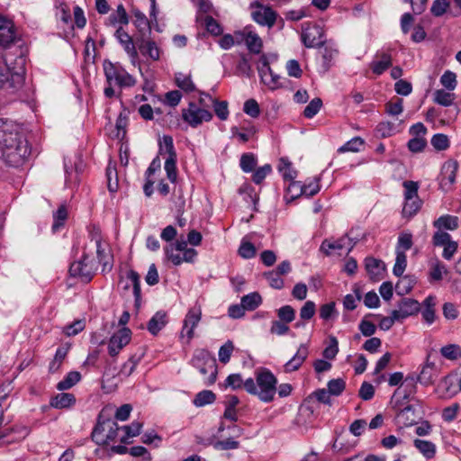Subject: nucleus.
<instances>
[{
    "label": "nucleus",
    "instance_id": "c9c22d12",
    "mask_svg": "<svg viewBox=\"0 0 461 461\" xmlns=\"http://www.w3.org/2000/svg\"><path fill=\"white\" fill-rule=\"evenodd\" d=\"M205 95L212 103L214 113L217 117L221 121L227 120L229 116L228 102L213 99L210 95Z\"/></svg>",
    "mask_w": 461,
    "mask_h": 461
},
{
    "label": "nucleus",
    "instance_id": "ea45409f",
    "mask_svg": "<svg viewBox=\"0 0 461 461\" xmlns=\"http://www.w3.org/2000/svg\"><path fill=\"white\" fill-rule=\"evenodd\" d=\"M215 399L216 395L212 391L203 390L195 395L193 402L195 406L202 407L206 404L212 403Z\"/></svg>",
    "mask_w": 461,
    "mask_h": 461
},
{
    "label": "nucleus",
    "instance_id": "864d4df0",
    "mask_svg": "<svg viewBox=\"0 0 461 461\" xmlns=\"http://www.w3.org/2000/svg\"><path fill=\"white\" fill-rule=\"evenodd\" d=\"M291 162H289L286 158H282L280 159L278 169L282 173L284 179L289 180L292 183L296 177V172L291 168Z\"/></svg>",
    "mask_w": 461,
    "mask_h": 461
},
{
    "label": "nucleus",
    "instance_id": "b1692460",
    "mask_svg": "<svg viewBox=\"0 0 461 461\" xmlns=\"http://www.w3.org/2000/svg\"><path fill=\"white\" fill-rule=\"evenodd\" d=\"M130 22V17L122 4L117 5L116 11L112 13L105 21L107 26H116L117 24L127 25Z\"/></svg>",
    "mask_w": 461,
    "mask_h": 461
},
{
    "label": "nucleus",
    "instance_id": "338daca9",
    "mask_svg": "<svg viewBox=\"0 0 461 461\" xmlns=\"http://www.w3.org/2000/svg\"><path fill=\"white\" fill-rule=\"evenodd\" d=\"M233 349V343L230 340H228L219 349V360L223 364H227L230 359Z\"/></svg>",
    "mask_w": 461,
    "mask_h": 461
},
{
    "label": "nucleus",
    "instance_id": "37998d69",
    "mask_svg": "<svg viewBox=\"0 0 461 461\" xmlns=\"http://www.w3.org/2000/svg\"><path fill=\"white\" fill-rule=\"evenodd\" d=\"M259 74L264 84L270 88L275 89L279 86L280 77L275 74L272 69L271 72H266L264 68H259Z\"/></svg>",
    "mask_w": 461,
    "mask_h": 461
},
{
    "label": "nucleus",
    "instance_id": "2f4dec72",
    "mask_svg": "<svg viewBox=\"0 0 461 461\" xmlns=\"http://www.w3.org/2000/svg\"><path fill=\"white\" fill-rule=\"evenodd\" d=\"M416 284V278L412 276H402L395 285V291L399 295L407 294Z\"/></svg>",
    "mask_w": 461,
    "mask_h": 461
},
{
    "label": "nucleus",
    "instance_id": "412c9836",
    "mask_svg": "<svg viewBox=\"0 0 461 461\" xmlns=\"http://www.w3.org/2000/svg\"><path fill=\"white\" fill-rule=\"evenodd\" d=\"M356 242H353L352 240L348 237H343L338 240L333 242L325 240L321 245V250L326 254L327 256L330 255L331 250L337 249L340 250L346 246H348V252L352 250Z\"/></svg>",
    "mask_w": 461,
    "mask_h": 461
},
{
    "label": "nucleus",
    "instance_id": "1a4fd4ad",
    "mask_svg": "<svg viewBox=\"0 0 461 461\" xmlns=\"http://www.w3.org/2000/svg\"><path fill=\"white\" fill-rule=\"evenodd\" d=\"M458 162L454 159L447 160L441 167L439 185L447 192L456 182Z\"/></svg>",
    "mask_w": 461,
    "mask_h": 461
},
{
    "label": "nucleus",
    "instance_id": "bf43d9fd",
    "mask_svg": "<svg viewBox=\"0 0 461 461\" xmlns=\"http://www.w3.org/2000/svg\"><path fill=\"white\" fill-rule=\"evenodd\" d=\"M257 250L255 246L249 242L242 240L239 248V255L246 259L252 258L256 256Z\"/></svg>",
    "mask_w": 461,
    "mask_h": 461
},
{
    "label": "nucleus",
    "instance_id": "5fc2aeb1",
    "mask_svg": "<svg viewBox=\"0 0 461 461\" xmlns=\"http://www.w3.org/2000/svg\"><path fill=\"white\" fill-rule=\"evenodd\" d=\"M142 423L133 421L131 425L123 426L122 429L125 431V436L121 438L122 443H127V438L138 436L140 432Z\"/></svg>",
    "mask_w": 461,
    "mask_h": 461
},
{
    "label": "nucleus",
    "instance_id": "393cba45",
    "mask_svg": "<svg viewBox=\"0 0 461 461\" xmlns=\"http://www.w3.org/2000/svg\"><path fill=\"white\" fill-rule=\"evenodd\" d=\"M167 316L166 312L158 311L149 321L147 329L152 335L156 336L167 325Z\"/></svg>",
    "mask_w": 461,
    "mask_h": 461
},
{
    "label": "nucleus",
    "instance_id": "774afa93",
    "mask_svg": "<svg viewBox=\"0 0 461 461\" xmlns=\"http://www.w3.org/2000/svg\"><path fill=\"white\" fill-rule=\"evenodd\" d=\"M277 316L280 321L290 323L295 318V312L292 306L285 305L277 311Z\"/></svg>",
    "mask_w": 461,
    "mask_h": 461
},
{
    "label": "nucleus",
    "instance_id": "4be33fe9",
    "mask_svg": "<svg viewBox=\"0 0 461 461\" xmlns=\"http://www.w3.org/2000/svg\"><path fill=\"white\" fill-rule=\"evenodd\" d=\"M377 60L370 64V68L375 75L380 76L392 67V56L388 52H381L375 55Z\"/></svg>",
    "mask_w": 461,
    "mask_h": 461
},
{
    "label": "nucleus",
    "instance_id": "72a5a7b5",
    "mask_svg": "<svg viewBox=\"0 0 461 461\" xmlns=\"http://www.w3.org/2000/svg\"><path fill=\"white\" fill-rule=\"evenodd\" d=\"M241 303L246 311H254L262 303V297L257 292L250 293L241 298Z\"/></svg>",
    "mask_w": 461,
    "mask_h": 461
},
{
    "label": "nucleus",
    "instance_id": "423d86ee",
    "mask_svg": "<svg viewBox=\"0 0 461 461\" xmlns=\"http://www.w3.org/2000/svg\"><path fill=\"white\" fill-rule=\"evenodd\" d=\"M182 117L190 126L195 128L203 122H210L212 119V113L205 109L199 107L196 104L191 102L188 108L182 110Z\"/></svg>",
    "mask_w": 461,
    "mask_h": 461
},
{
    "label": "nucleus",
    "instance_id": "a878e982",
    "mask_svg": "<svg viewBox=\"0 0 461 461\" xmlns=\"http://www.w3.org/2000/svg\"><path fill=\"white\" fill-rule=\"evenodd\" d=\"M127 279H129L132 285L133 294L135 298V307L139 308L140 306L141 301V290H140V275L135 270H130L127 273Z\"/></svg>",
    "mask_w": 461,
    "mask_h": 461
},
{
    "label": "nucleus",
    "instance_id": "680f3d73",
    "mask_svg": "<svg viewBox=\"0 0 461 461\" xmlns=\"http://www.w3.org/2000/svg\"><path fill=\"white\" fill-rule=\"evenodd\" d=\"M430 142L437 150H446L449 147V140L447 136L442 133L433 135Z\"/></svg>",
    "mask_w": 461,
    "mask_h": 461
},
{
    "label": "nucleus",
    "instance_id": "0eeeda50",
    "mask_svg": "<svg viewBox=\"0 0 461 461\" xmlns=\"http://www.w3.org/2000/svg\"><path fill=\"white\" fill-rule=\"evenodd\" d=\"M250 8L255 9L251 16L257 23L268 28L275 25L277 14L270 6H265L258 1H255L250 4Z\"/></svg>",
    "mask_w": 461,
    "mask_h": 461
},
{
    "label": "nucleus",
    "instance_id": "f8f14e48",
    "mask_svg": "<svg viewBox=\"0 0 461 461\" xmlns=\"http://www.w3.org/2000/svg\"><path fill=\"white\" fill-rule=\"evenodd\" d=\"M202 317V309L200 306H194L191 308L184 320V326L181 331V335L186 336L188 342L194 338V328L198 325Z\"/></svg>",
    "mask_w": 461,
    "mask_h": 461
},
{
    "label": "nucleus",
    "instance_id": "13d9d810",
    "mask_svg": "<svg viewBox=\"0 0 461 461\" xmlns=\"http://www.w3.org/2000/svg\"><path fill=\"white\" fill-rule=\"evenodd\" d=\"M322 106V101L319 97L313 98L309 104L304 108L303 115L306 118H312L315 116Z\"/></svg>",
    "mask_w": 461,
    "mask_h": 461
},
{
    "label": "nucleus",
    "instance_id": "a18cd8bd",
    "mask_svg": "<svg viewBox=\"0 0 461 461\" xmlns=\"http://www.w3.org/2000/svg\"><path fill=\"white\" fill-rule=\"evenodd\" d=\"M176 156L167 157L165 161V170L167 172V178L172 182H176L177 177V171H176Z\"/></svg>",
    "mask_w": 461,
    "mask_h": 461
},
{
    "label": "nucleus",
    "instance_id": "4d7b16f0",
    "mask_svg": "<svg viewBox=\"0 0 461 461\" xmlns=\"http://www.w3.org/2000/svg\"><path fill=\"white\" fill-rule=\"evenodd\" d=\"M441 85L448 91H453L456 86V76L454 72L447 70L440 77Z\"/></svg>",
    "mask_w": 461,
    "mask_h": 461
},
{
    "label": "nucleus",
    "instance_id": "f03ea898",
    "mask_svg": "<svg viewBox=\"0 0 461 461\" xmlns=\"http://www.w3.org/2000/svg\"><path fill=\"white\" fill-rule=\"evenodd\" d=\"M277 379L273 373L267 369L261 368L256 373V382L253 378L245 380L244 388L252 395H257L258 399L264 402L274 401L276 393Z\"/></svg>",
    "mask_w": 461,
    "mask_h": 461
},
{
    "label": "nucleus",
    "instance_id": "09e8293b",
    "mask_svg": "<svg viewBox=\"0 0 461 461\" xmlns=\"http://www.w3.org/2000/svg\"><path fill=\"white\" fill-rule=\"evenodd\" d=\"M240 166L246 172H252L257 166V158L253 153H244L241 155Z\"/></svg>",
    "mask_w": 461,
    "mask_h": 461
},
{
    "label": "nucleus",
    "instance_id": "79ce46f5",
    "mask_svg": "<svg viewBox=\"0 0 461 461\" xmlns=\"http://www.w3.org/2000/svg\"><path fill=\"white\" fill-rule=\"evenodd\" d=\"M238 192L240 194L244 195V200L247 203H252L254 205H256L258 201V196L255 193L254 187L248 183H244L242 185H240Z\"/></svg>",
    "mask_w": 461,
    "mask_h": 461
},
{
    "label": "nucleus",
    "instance_id": "052dcab7",
    "mask_svg": "<svg viewBox=\"0 0 461 461\" xmlns=\"http://www.w3.org/2000/svg\"><path fill=\"white\" fill-rule=\"evenodd\" d=\"M440 352L444 357L450 360H456L459 356H461V348L455 344L442 347Z\"/></svg>",
    "mask_w": 461,
    "mask_h": 461
},
{
    "label": "nucleus",
    "instance_id": "603ef678",
    "mask_svg": "<svg viewBox=\"0 0 461 461\" xmlns=\"http://www.w3.org/2000/svg\"><path fill=\"white\" fill-rule=\"evenodd\" d=\"M364 145V140L360 137H355L339 148L338 152H357L360 149V147Z\"/></svg>",
    "mask_w": 461,
    "mask_h": 461
},
{
    "label": "nucleus",
    "instance_id": "e433bc0d",
    "mask_svg": "<svg viewBox=\"0 0 461 461\" xmlns=\"http://www.w3.org/2000/svg\"><path fill=\"white\" fill-rule=\"evenodd\" d=\"M245 43L249 49V50L254 54H258L262 50V40L260 37L252 32H249L245 38Z\"/></svg>",
    "mask_w": 461,
    "mask_h": 461
},
{
    "label": "nucleus",
    "instance_id": "7ed1b4c3",
    "mask_svg": "<svg viewBox=\"0 0 461 461\" xmlns=\"http://www.w3.org/2000/svg\"><path fill=\"white\" fill-rule=\"evenodd\" d=\"M194 367L197 368L203 375L209 374L204 379L205 385H212L217 378V363L215 357L206 349H196L191 360Z\"/></svg>",
    "mask_w": 461,
    "mask_h": 461
},
{
    "label": "nucleus",
    "instance_id": "aec40b11",
    "mask_svg": "<svg viewBox=\"0 0 461 461\" xmlns=\"http://www.w3.org/2000/svg\"><path fill=\"white\" fill-rule=\"evenodd\" d=\"M132 14L134 16L133 24L137 29L136 37H147L151 34V26L147 16L139 9H133Z\"/></svg>",
    "mask_w": 461,
    "mask_h": 461
},
{
    "label": "nucleus",
    "instance_id": "9b49d317",
    "mask_svg": "<svg viewBox=\"0 0 461 461\" xmlns=\"http://www.w3.org/2000/svg\"><path fill=\"white\" fill-rule=\"evenodd\" d=\"M87 255H84L78 261L70 265L69 274L73 277H78L82 282L88 283L93 278V267L87 262Z\"/></svg>",
    "mask_w": 461,
    "mask_h": 461
},
{
    "label": "nucleus",
    "instance_id": "6e6552de",
    "mask_svg": "<svg viewBox=\"0 0 461 461\" xmlns=\"http://www.w3.org/2000/svg\"><path fill=\"white\" fill-rule=\"evenodd\" d=\"M302 41L306 48H320L325 43L322 28L316 24H309L302 33Z\"/></svg>",
    "mask_w": 461,
    "mask_h": 461
},
{
    "label": "nucleus",
    "instance_id": "6e6d98bb",
    "mask_svg": "<svg viewBox=\"0 0 461 461\" xmlns=\"http://www.w3.org/2000/svg\"><path fill=\"white\" fill-rule=\"evenodd\" d=\"M395 131L394 123L391 122H382L375 128L376 135L381 138L392 136Z\"/></svg>",
    "mask_w": 461,
    "mask_h": 461
},
{
    "label": "nucleus",
    "instance_id": "f257e3e1",
    "mask_svg": "<svg viewBox=\"0 0 461 461\" xmlns=\"http://www.w3.org/2000/svg\"><path fill=\"white\" fill-rule=\"evenodd\" d=\"M29 154L27 140L12 124L0 119V160L19 167Z\"/></svg>",
    "mask_w": 461,
    "mask_h": 461
},
{
    "label": "nucleus",
    "instance_id": "e2e57ef3",
    "mask_svg": "<svg viewBox=\"0 0 461 461\" xmlns=\"http://www.w3.org/2000/svg\"><path fill=\"white\" fill-rule=\"evenodd\" d=\"M176 82L179 88L185 92H193L195 89V86L190 77H187L183 74H178L176 76Z\"/></svg>",
    "mask_w": 461,
    "mask_h": 461
},
{
    "label": "nucleus",
    "instance_id": "a211bd4d",
    "mask_svg": "<svg viewBox=\"0 0 461 461\" xmlns=\"http://www.w3.org/2000/svg\"><path fill=\"white\" fill-rule=\"evenodd\" d=\"M308 355V346L306 344H301L294 356L285 364L284 371L285 373L297 371L307 359Z\"/></svg>",
    "mask_w": 461,
    "mask_h": 461
},
{
    "label": "nucleus",
    "instance_id": "58836bf2",
    "mask_svg": "<svg viewBox=\"0 0 461 461\" xmlns=\"http://www.w3.org/2000/svg\"><path fill=\"white\" fill-rule=\"evenodd\" d=\"M455 99L454 94L446 92L443 89L436 90L433 94V101L442 106H450Z\"/></svg>",
    "mask_w": 461,
    "mask_h": 461
},
{
    "label": "nucleus",
    "instance_id": "de8ad7c7",
    "mask_svg": "<svg viewBox=\"0 0 461 461\" xmlns=\"http://www.w3.org/2000/svg\"><path fill=\"white\" fill-rule=\"evenodd\" d=\"M407 266V257L402 250L396 251V259L393 272L396 276H402Z\"/></svg>",
    "mask_w": 461,
    "mask_h": 461
},
{
    "label": "nucleus",
    "instance_id": "49530a36",
    "mask_svg": "<svg viewBox=\"0 0 461 461\" xmlns=\"http://www.w3.org/2000/svg\"><path fill=\"white\" fill-rule=\"evenodd\" d=\"M167 153V157L176 156L173 138L169 135H164L162 140L159 141V154Z\"/></svg>",
    "mask_w": 461,
    "mask_h": 461
},
{
    "label": "nucleus",
    "instance_id": "c03bdc74",
    "mask_svg": "<svg viewBox=\"0 0 461 461\" xmlns=\"http://www.w3.org/2000/svg\"><path fill=\"white\" fill-rule=\"evenodd\" d=\"M107 187L111 193H115L118 190V177L117 170L114 166L108 165L106 168Z\"/></svg>",
    "mask_w": 461,
    "mask_h": 461
},
{
    "label": "nucleus",
    "instance_id": "ddd939ff",
    "mask_svg": "<svg viewBox=\"0 0 461 461\" xmlns=\"http://www.w3.org/2000/svg\"><path fill=\"white\" fill-rule=\"evenodd\" d=\"M430 358L431 355L429 354L427 356L426 363L422 366V369L417 377V380L424 385H430L434 384L440 372V368L436 366L435 362L431 361Z\"/></svg>",
    "mask_w": 461,
    "mask_h": 461
},
{
    "label": "nucleus",
    "instance_id": "4c0bfd02",
    "mask_svg": "<svg viewBox=\"0 0 461 461\" xmlns=\"http://www.w3.org/2000/svg\"><path fill=\"white\" fill-rule=\"evenodd\" d=\"M10 73L0 68V88H12L14 87V83L16 82L18 85L23 84V77L15 74L11 76V79L9 78Z\"/></svg>",
    "mask_w": 461,
    "mask_h": 461
},
{
    "label": "nucleus",
    "instance_id": "69168bd1",
    "mask_svg": "<svg viewBox=\"0 0 461 461\" xmlns=\"http://www.w3.org/2000/svg\"><path fill=\"white\" fill-rule=\"evenodd\" d=\"M412 235L408 232L401 233L398 238L396 251L402 250L404 253L412 247Z\"/></svg>",
    "mask_w": 461,
    "mask_h": 461
},
{
    "label": "nucleus",
    "instance_id": "f704fd0d",
    "mask_svg": "<svg viewBox=\"0 0 461 461\" xmlns=\"http://www.w3.org/2000/svg\"><path fill=\"white\" fill-rule=\"evenodd\" d=\"M81 379V375L77 371L69 372L66 377L58 383L57 389L59 391L68 390L77 384Z\"/></svg>",
    "mask_w": 461,
    "mask_h": 461
},
{
    "label": "nucleus",
    "instance_id": "7c9ffc66",
    "mask_svg": "<svg viewBox=\"0 0 461 461\" xmlns=\"http://www.w3.org/2000/svg\"><path fill=\"white\" fill-rule=\"evenodd\" d=\"M76 402L74 394L68 393H61L53 397L50 405L54 408L63 409L71 406Z\"/></svg>",
    "mask_w": 461,
    "mask_h": 461
},
{
    "label": "nucleus",
    "instance_id": "cd10ccee",
    "mask_svg": "<svg viewBox=\"0 0 461 461\" xmlns=\"http://www.w3.org/2000/svg\"><path fill=\"white\" fill-rule=\"evenodd\" d=\"M95 246L96 257L98 258L99 263L103 265V271L111 270L113 267L111 256L108 252H106L105 249L103 247L100 238L95 239Z\"/></svg>",
    "mask_w": 461,
    "mask_h": 461
},
{
    "label": "nucleus",
    "instance_id": "dca6fc26",
    "mask_svg": "<svg viewBox=\"0 0 461 461\" xmlns=\"http://www.w3.org/2000/svg\"><path fill=\"white\" fill-rule=\"evenodd\" d=\"M136 44L142 55L148 56L152 60H158L160 58V49L157 43L147 37H136Z\"/></svg>",
    "mask_w": 461,
    "mask_h": 461
},
{
    "label": "nucleus",
    "instance_id": "c85d7f7f",
    "mask_svg": "<svg viewBox=\"0 0 461 461\" xmlns=\"http://www.w3.org/2000/svg\"><path fill=\"white\" fill-rule=\"evenodd\" d=\"M143 356H144V350L143 349H141L140 354H133L128 359V361H126L122 365L119 374L121 375L124 376V377H129L133 373V371L135 370L137 365L140 363V361L141 360Z\"/></svg>",
    "mask_w": 461,
    "mask_h": 461
},
{
    "label": "nucleus",
    "instance_id": "473e14b6",
    "mask_svg": "<svg viewBox=\"0 0 461 461\" xmlns=\"http://www.w3.org/2000/svg\"><path fill=\"white\" fill-rule=\"evenodd\" d=\"M415 447L427 458L430 459L434 457L436 454V446L430 441L415 439L413 441Z\"/></svg>",
    "mask_w": 461,
    "mask_h": 461
},
{
    "label": "nucleus",
    "instance_id": "0e129e2a",
    "mask_svg": "<svg viewBox=\"0 0 461 461\" xmlns=\"http://www.w3.org/2000/svg\"><path fill=\"white\" fill-rule=\"evenodd\" d=\"M239 447L240 442L230 437L213 443V447L217 450L237 449Z\"/></svg>",
    "mask_w": 461,
    "mask_h": 461
},
{
    "label": "nucleus",
    "instance_id": "20e7f679",
    "mask_svg": "<svg viewBox=\"0 0 461 461\" xmlns=\"http://www.w3.org/2000/svg\"><path fill=\"white\" fill-rule=\"evenodd\" d=\"M119 429L117 422L110 418L104 419L103 411H101L91 437L96 444L107 445L117 438Z\"/></svg>",
    "mask_w": 461,
    "mask_h": 461
},
{
    "label": "nucleus",
    "instance_id": "f3484780",
    "mask_svg": "<svg viewBox=\"0 0 461 461\" xmlns=\"http://www.w3.org/2000/svg\"><path fill=\"white\" fill-rule=\"evenodd\" d=\"M15 39L14 23L0 14V47H9Z\"/></svg>",
    "mask_w": 461,
    "mask_h": 461
},
{
    "label": "nucleus",
    "instance_id": "a19ab883",
    "mask_svg": "<svg viewBox=\"0 0 461 461\" xmlns=\"http://www.w3.org/2000/svg\"><path fill=\"white\" fill-rule=\"evenodd\" d=\"M421 200L419 197H415L414 199L405 200L403 208H402V215L404 217H412L420 209Z\"/></svg>",
    "mask_w": 461,
    "mask_h": 461
},
{
    "label": "nucleus",
    "instance_id": "c756f323",
    "mask_svg": "<svg viewBox=\"0 0 461 461\" xmlns=\"http://www.w3.org/2000/svg\"><path fill=\"white\" fill-rule=\"evenodd\" d=\"M69 350V345L59 347L54 356L53 360L50 363L49 371L50 373H56L59 370L64 359L66 358Z\"/></svg>",
    "mask_w": 461,
    "mask_h": 461
},
{
    "label": "nucleus",
    "instance_id": "39448f33",
    "mask_svg": "<svg viewBox=\"0 0 461 461\" xmlns=\"http://www.w3.org/2000/svg\"><path fill=\"white\" fill-rule=\"evenodd\" d=\"M104 71L109 85L114 82L120 87H130L133 86L136 83L133 77L126 72L125 69L109 60H104Z\"/></svg>",
    "mask_w": 461,
    "mask_h": 461
},
{
    "label": "nucleus",
    "instance_id": "4468645a",
    "mask_svg": "<svg viewBox=\"0 0 461 461\" xmlns=\"http://www.w3.org/2000/svg\"><path fill=\"white\" fill-rule=\"evenodd\" d=\"M114 37L122 46L124 51L128 54L131 60L138 59L139 54L136 49V41L134 42L132 37L122 28L119 26L114 32Z\"/></svg>",
    "mask_w": 461,
    "mask_h": 461
},
{
    "label": "nucleus",
    "instance_id": "8fccbe9b",
    "mask_svg": "<svg viewBox=\"0 0 461 461\" xmlns=\"http://www.w3.org/2000/svg\"><path fill=\"white\" fill-rule=\"evenodd\" d=\"M328 392L330 395L339 396L346 388V382L342 378L331 379L327 384Z\"/></svg>",
    "mask_w": 461,
    "mask_h": 461
},
{
    "label": "nucleus",
    "instance_id": "bb28decb",
    "mask_svg": "<svg viewBox=\"0 0 461 461\" xmlns=\"http://www.w3.org/2000/svg\"><path fill=\"white\" fill-rule=\"evenodd\" d=\"M433 226L438 230H454L458 228V217L449 214L442 215L433 222Z\"/></svg>",
    "mask_w": 461,
    "mask_h": 461
},
{
    "label": "nucleus",
    "instance_id": "3c124183",
    "mask_svg": "<svg viewBox=\"0 0 461 461\" xmlns=\"http://www.w3.org/2000/svg\"><path fill=\"white\" fill-rule=\"evenodd\" d=\"M67 218H68L67 207L65 205H60L53 214L54 222L52 224V230L54 231H56L61 226H63Z\"/></svg>",
    "mask_w": 461,
    "mask_h": 461
},
{
    "label": "nucleus",
    "instance_id": "2eb2a0df",
    "mask_svg": "<svg viewBox=\"0 0 461 461\" xmlns=\"http://www.w3.org/2000/svg\"><path fill=\"white\" fill-rule=\"evenodd\" d=\"M420 310V304L417 300L411 298H402L398 303V309L393 310L394 318H399L401 321L419 312Z\"/></svg>",
    "mask_w": 461,
    "mask_h": 461
},
{
    "label": "nucleus",
    "instance_id": "5701e85b",
    "mask_svg": "<svg viewBox=\"0 0 461 461\" xmlns=\"http://www.w3.org/2000/svg\"><path fill=\"white\" fill-rule=\"evenodd\" d=\"M291 188H298L300 193L298 194L293 195V197H296L300 194H303L307 197H311L315 195L320 191L319 179L314 178L309 184L302 185L301 182L294 181L290 183L288 186V190Z\"/></svg>",
    "mask_w": 461,
    "mask_h": 461
},
{
    "label": "nucleus",
    "instance_id": "6ab92c4d",
    "mask_svg": "<svg viewBox=\"0 0 461 461\" xmlns=\"http://www.w3.org/2000/svg\"><path fill=\"white\" fill-rule=\"evenodd\" d=\"M365 267L370 279L379 281L384 278L385 273V264L383 260L375 258H366Z\"/></svg>",
    "mask_w": 461,
    "mask_h": 461
},
{
    "label": "nucleus",
    "instance_id": "9d476101",
    "mask_svg": "<svg viewBox=\"0 0 461 461\" xmlns=\"http://www.w3.org/2000/svg\"><path fill=\"white\" fill-rule=\"evenodd\" d=\"M131 331L128 328H122L115 332L110 339L108 344V353L111 357H116L119 352L127 345L131 340Z\"/></svg>",
    "mask_w": 461,
    "mask_h": 461
}]
</instances>
